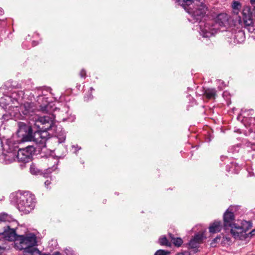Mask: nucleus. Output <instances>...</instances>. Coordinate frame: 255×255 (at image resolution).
I'll return each instance as SVG.
<instances>
[{
    "label": "nucleus",
    "mask_w": 255,
    "mask_h": 255,
    "mask_svg": "<svg viewBox=\"0 0 255 255\" xmlns=\"http://www.w3.org/2000/svg\"><path fill=\"white\" fill-rule=\"evenodd\" d=\"M231 242V239L229 237H223V240L221 241V244L225 246L226 245H229Z\"/></svg>",
    "instance_id": "obj_27"
},
{
    "label": "nucleus",
    "mask_w": 255,
    "mask_h": 255,
    "mask_svg": "<svg viewBox=\"0 0 255 255\" xmlns=\"http://www.w3.org/2000/svg\"><path fill=\"white\" fill-rule=\"evenodd\" d=\"M0 255H2L1 254H0Z\"/></svg>",
    "instance_id": "obj_39"
},
{
    "label": "nucleus",
    "mask_w": 255,
    "mask_h": 255,
    "mask_svg": "<svg viewBox=\"0 0 255 255\" xmlns=\"http://www.w3.org/2000/svg\"><path fill=\"white\" fill-rule=\"evenodd\" d=\"M176 255H190V254L188 252H185L177 254Z\"/></svg>",
    "instance_id": "obj_30"
},
{
    "label": "nucleus",
    "mask_w": 255,
    "mask_h": 255,
    "mask_svg": "<svg viewBox=\"0 0 255 255\" xmlns=\"http://www.w3.org/2000/svg\"><path fill=\"white\" fill-rule=\"evenodd\" d=\"M251 3L253 5L255 4V0H251Z\"/></svg>",
    "instance_id": "obj_34"
},
{
    "label": "nucleus",
    "mask_w": 255,
    "mask_h": 255,
    "mask_svg": "<svg viewBox=\"0 0 255 255\" xmlns=\"http://www.w3.org/2000/svg\"><path fill=\"white\" fill-rule=\"evenodd\" d=\"M234 42L241 43L245 40V34L243 31L239 30L235 33L234 35Z\"/></svg>",
    "instance_id": "obj_17"
},
{
    "label": "nucleus",
    "mask_w": 255,
    "mask_h": 255,
    "mask_svg": "<svg viewBox=\"0 0 255 255\" xmlns=\"http://www.w3.org/2000/svg\"><path fill=\"white\" fill-rule=\"evenodd\" d=\"M222 228V224L221 221H214L211 223L209 227L210 233L215 234L220 232Z\"/></svg>",
    "instance_id": "obj_15"
},
{
    "label": "nucleus",
    "mask_w": 255,
    "mask_h": 255,
    "mask_svg": "<svg viewBox=\"0 0 255 255\" xmlns=\"http://www.w3.org/2000/svg\"><path fill=\"white\" fill-rule=\"evenodd\" d=\"M173 244L177 247H180L183 243V241L181 238H173L172 239Z\"/></svg>",
    "instance_id": "obj_24"
},
{
    "label": "nucleus",
    "mask_w": 255,
    "mask_h": 255,
    "mask_svg": "<svg viewBox=\"0 0 255 255\" xmlns=\"http://www.w3.org/2000/svg\"><path fill=\"white\" fill-rule=\"evenodd\" d=\"M2 224H6L7 228H16L18 223L10 215L6 213H2L0 215V227Z\"/></svg>",
    "instance_id": "obj_12"
},
{
    "label": "nucleus",
    "mask_w": 255,
    "mask_h": 255,
    "mask_svg": "<svg viewBox=\"0 0 255 255\" xmlns=\"http://www.w3.org/2000/svg\"><path fill=\"white\" fill-rule=\"evenodd\" d=\"M205 232L204 231L199 232L190 240L189 245L191 248H198L199 245L202 243L203 240L206 238Z\"/></svg>",
    "instance_id": "obj_14"
},
{
    "label": "nucleus",
    "mask_w": 255,
    "mask_h": 255,
    "mask_svg": "<svg viewBox=\"0 0 255 255\" xmlns=\"http://www.w3.org/2000/svg\"><path fill=\"white\" fill-rule=\"evenodd\" d=\"M199 0H177V2L179 4L182 6L186 9V6H190L191 4H193V5L196 3V1H198Z\"/></svg>",
    "instance_id": "obj_19"
},
{
    "label": "nucleus",
    "mask_w": 255,
    "mask_h": 255,
    "mask_svg": "<svg viewBox=\"0 0 255 255\" xmlns=\"http://www.w3.org/2000/svg\"><path fill=\"white\" fill-rule=\"evenodd\" d=\"M14 197L17 207L20 212L28 214L34 208L35 197L31 193L27 191L18 192Z\"/></svg>",
    "instance_id": "obj_6"
},
{
    "label": "nucleus",
    "mask_w": 255,
    "mask_h": 255,
    "mask_svg": "<svg viewBox=\"0 0 255 255\" xmlns=\"http://www.w3.org/2000/svg\"><path fill=\"white\" fill-rule=\"evenodd\" d=\"M37 245L36 237L32 233H26L17 236L15 248L23 250L24 255H39V251L35 247Z\"/></svg>",
    "instance_id": "obj_4"
},
{
    "label": "nucleus",
    "mask_w": 255,
    "mask_h": 255,
    "mask_svg": "<svg viewBox=\"0 0 255 255\" xmlns=\"http://www.w3.org/2000/svg\"><path fill=\"white\" fill-rule=\"evenodd\" d=\"M238 208L237 206H231L226 210L223 216L224 226L225 228H231V233L236 239L244 240L246 239V232L252 227L249 221H235L234 212Z\"/></svg>",
    "instance_id": "obj_2"
},
{
    "label": "nucleus",
    "mask_w": 255,
    "mask_h": 255,
    "mask_svg": "<svg viewBox=\"0 0 255 255\" xmlns=\"http://www.w3.org/2000/svg\"><path fill=\"white\" fill-rule=\"evenodd\" d=\"M80 76H81V77H85V76H86V72L85 70L82 69L80 71Z\"/></svg>",
    "instance_id": "obj_28"
},
{
    "label": "nucleus",
    "mask_w": 255,
    "mask_h": 255,
    "mask_svg": "<svg viewBox=\"0 0 255 255\" xmlns=\"http://www.w3.org/2000/svg\"><path fill=\"white\" fill-rule=\"evenodd\" d=\"M221 236L220 235V236H217L216 238H215L212 241V242L211 243V246L212 247H215L217 245V244L219 243L220 241H221Z\"/></svg>",
    "instance_id": "obj_25"
},
{
    "label": "nucleus",
    "mask_w": 255,
    "mask_h": 255,
    "mask_svg": "<svg viewBox=\"0 0 255 255\" xmlns=\"http://www.w3.org/2000/svg\"><path fill=\"white\" fill-rule=\"evenodd\" d=\"M23 93L22 91L18 93H13L11 96L4 95L0 98V106L6 111V113L2 115L1 122L3 120H8L9 119H14L13 116L11 115L16 113H21L22 110L21 107L23 105H21L19 107V103L22 99Z\"/></svg>",
    "instance_id": "obj_3"
},
{
    "label": "nucleus",
    "mask_w": 255,
    "mask_h": 255,
    "mask_svg": "<svg viewBox=\"0 0 255 255\" xmlns=\"http://www.w3.org/2000/svg\"><path fill=\"white\" fill-rule=\"evenodd\" d=\"M249 235L251 237L255 236V229L253 230L250 233Z\"/></svg>",
    "instance_id": "obj_31"
},
{
    "label": "nucleus",
    "mask_w": 255,
    "mask_h": 255,
    "mask_svg": "<svg viewBox=\"0 0 255 255\" xmlns=\"http://www.w3.org/2000/svg\"><path fill=\"white\" fill-rule=\"evenodd\" d=\"M51 184V181L49 180H47L45 183H44V184H45V186L47 187V188H48L49 186L50 185V184Z\"/></svg>",
    "instance_id": "obj_29"
},
{
    "label": "nucleus",
    "mask_w": 255,
    "mask_h": 255,
    "mask_svg": "<svg viewBox=\"0 0 255 255\" xmlns=\"http://www.w3.org/2000/svg\"><path fill=\"white\" fill-rule=\"evenodd\" d=\"M169 254L170 252L168 251L159 250L155 253L154 255H168Z\"/></svg>",
    "instance_id": "obj_26"
},
{
    "label": "nucleus",
    "mask_w": 255,
    "mask_h": 255,
    "mask_svg": "<svg viewBox=\"0 0 255 255\" xmlns=\"http://www.w3.org/2000/svg\"><path fill=\"white\" fill-rule=\"evenodd\" d=\"M214 25L221 31H228L232 26V19L226 13H220L216 17Z\"/></svg>",
    "instance_id": "obj_9"
},
{
    "label": "nucleus",
    "mask_w": 255,
    "mask_h": 255,
    "mask_svg": "<svg viewBox=\"0 0 255 255\" xmlns=\"http://www.w3.org/2000/svg\"><path fill=\"white\" fill-rule=\"evenodd\" d=\"M55 130L53 129H52V130L55 131L56 133H57V137L58 139V142L59 143H62L63 142L66 138V135L64 131H62V130H60V128H58L57 126L55 125Z\"/></svg>",
    "instance_id": "obj_18"
},
{
    "label": "nucleus",
    "mask_w": 255,
    "mask_h": 255,
    "mask_svg": "<svg viewBox=\"0 0 255 255\" xmlns=\"http://www.w3.org/2000/svg\"><path fill=\"white\" fill-rule=\"evenodd\" d=\"M193 7H190L187 9V11L190 14L191 18L189 20L193 22L204 21L206 20L207 12L208 11V7L207 5L201 1V0L196 1V3L193 5Z\"/></svg>",
    "instance_id": "obj_7"
},
{
    "label": "nucleus",
    "mask_w": 255,
    "mask_h": 255,
    "mask_svg": "<svg viewBox=\"0 0 255 255\" xmlns=\"http://www.w3.org/2000/svg\"><path fill=\"white\" fill-rule=\"evenodd\" d=\"M19 139V137L16 133L12 138L6 140L3 147V152L0 155V162L8 164L16 160L17 144L22 142H18Z\"/></svg>",
    "instance_id": "obj_5"
},
{
    "label": "nucleus",
    "mask_w": 255,
    "mask_h": 255,
    "mask_svg": "<svg viewBox=\"0 0 255 255\" xmlns=\"http://www.w3.org/2000/svg\"><path fill=\"white\" fill-rule=\"evenodd\" d=\"M93 90H94V89H93L92 88H90V90H91V91H93Z\"/></svg>",
    "instance_id": "obj_38"
},
{
    "label": "nucleus",
    "mask_w": 255,
    "mask_h": 255,
    "mask_svg": "<svg viewBox=\"0 0 255 255\" xmlns=\"http://www.w3.org/2000/svg\"><path fill=\"white\" fill-rule=\"evenodd\" d=\"M85 98L86 99V100H88L89 99L91 98V95H90V96L89 97H85Z\"/></svg>",
    "instance_id": "obj_35"
},
{
    "label": "nucleus",
    "mask_w": 255,
    "mask_h": 255,
    "mask_svg": "<svg viewBox=\"0 0 255 255\" xmlns=\"http://www.w3.org/2000/svg\"><path fill=\"white\" fill-rule=\"evenodd\" d=\"M199 33L203 37H210L218 31L214 20H205L199 23Z\"/></svg>",
    "instance_id": "obj_8"
},
{
    "label": "nucleus",
    "mask_w": 255,
    "mask_h": 255,
    "mask_svg": "<svg viewBox=\"0 0 255 255\" xmlns=\"http://www.w3.org/2000/svg\"><path fill=\"white\" fill-rule=\"evenodd\" d=\"M47 160L48 165L50 166L52 164H53V166L52 168L49 167L47 169V172L50 173L56 169V167L55 166V165L57 164L58 162V159L57 157H54L52 156H50L48 157Z\"/></svg>",
    "instance_id": "obj_16"
},
{
    "label": "nucleus",
    "mask_w": 255,
    "mask_h": 255,
    "mask_svg": "<svg viewBox=\"0 0 255 255\" xmlns=\"http://www.w3.org/2000/svg\"><path fill=\"white\" fill-rule=\"evenodd\" d=\"M73 148H75V150H76L77 148H78V146H77V145H76V146H75V145H73Z\"/></svg>",
    "instance_id": "obj_36"
},
{
    "label": "nucleus",
    "mask_w": 255,
    "mask_h": 255,
    "mask_svg": "<svg viewBox=\"0 0 255 255\" xmlns=\"http://www.w3.org/2000/svg\"><path fill=\"white\" fill-rule=\"evenodd\" d=\"M34 148L32 146H27L16 151V160L19 162H27L30 159Z\"/></svg>",
    "instance_id": "obj_11"
},
{
    "label": "nucleus",
    "mask_w": 255,
    "mask_h": 255,
    "mask_svg": "<svg viewBox=\"0 0 255 255\" xmlns=\"http://www.w3.org/2000/svg\"><path fill=\"white\" fill-rule=\"evenodd\" d=\"M232 7L234 13L238 14L242 8V5L240 2L234 1L232 4Z\"/></svg>",
    "instance_id": "obj_21"
},
{
    "label": "nucleus",
    "mask_w": 255,
    "mask_h": 255,
    "mask_svg": "<svg viewBox=\"0 0 255 255\" xmlns=\"http://www.w3.org/2000/svg\"><path fill=\"white\" fill-rule=\"evenodd\" d=\"M30 173L33 175H38L41 174V171L39 170L36 166L34 164H32L30 165Z\"/></svg>",
    "instance_id": "obj_22"
},
{
    "label": "nucleus",
    "mask_w": 255,
    "mask_h": 255,
    "mask_svg": "<svg viewBox=\"0 0 255 255\" xmlns=\"http://www.w3.org/2000/svg\"><path fill=\"white\" fill-rule=\"evenodd\" d=\"M3 13V10L1 8H0V15H2Z\"/></svg>",
    "instance_id": "obj_33"
},
{
    "label": "nucleus",
    "mask_w": 255,
    "mask_h": 255,
    "mask_svg": "<svg viewBox=\"0 0 255 255\" xmlns=\"http://www.w3.org/2000/svg\"><path fill=\"white\" fill-rule=\"evenodd\" d=\"M204 94L208 99H214L216 96V91L214 89H208Z\"/></svg>",
    "instance_id": "obj_20"
},
{
    "label": "nucleus",
    "mask_w": 255,
    "mask_h": 255,
    "mask_svg": "<svg viewBox=\"0 0 255 255\" xmlns=\"http://www.w3.org/2000/svg\"><path fill=\"white\" fill-rule=\"evenodd\" d=\"M51 255H61V254L60 253H59V252H55V253H54L53 254H51Z\"/></svg>",
    "instance_id": "obj_32"
},
{
    "label": "nucleus",
    "mask_w": 255,
    "mask_h": 255,
    "mask_svg": "<svg viewBox=\"0 0 255 255\" xmlns=\"http://www.w3.org/2000/svg\"><path fill=\"white\" fill-rule=\"evenodd\" d=\"M159 243L161 245H164L166 246H170V244L164 236L161 237L159 239Z\"/></svg>",
    "instance_id": "obj_23"
},
{
    "label": "nucleus",
    "mask_w": 255,
    "mask_h": 255,
    "mask_svg": "<svg viewBox=\"0 0 255 255\" xmlns=\"http://www.w3.org/2000/svg\"><path fill=\"white\" fill-rule=\"evenodd\" d=\"M241 23L248 31H253L252 26L255 24L251 8L249 6L244 7L242 11V20Z\"/></svg>",
    "instance_id": "obj_10"
},
{
    "label": "nucleus",
    "mask_w": 255,
    "mask_h": 255,
    "mask_svg": "<svg viewBox=\"0 0 255 255\" xmlns=\"http://www.w3.org/2000/svg\"><path fill=\"white\" fill-rule=\"evenodd\" d=\"M3 230H0V235L5 240L9 241H14L15 243V240L16 239V235L15 232V228H7V227H4Z\"/></svg>",
    "instance_id": "obj_13"
},
{
    "label": "nucleus",
    "mask_w": 255,
    "mask_h": 255,
    "mask_svg": "<svg viewBox=\"0 0 255 255\" xmlns=\"http://www.w3.org/2000/svg\"><path fill=\"white\" fill-rule=\"evenodd\" d=\"M21 113H16L11 115L14 120L26 119L29 120V126L24 123L18 124V129L17 132L19 141H33L35 142L39 148L44 147L46 145L47 133L45 131L55 130V123L49 116L40 117L34 113L35 108L33 103H26L21 107Z\"/></svg>",
    "instance_id": "obj_1"
},
{
    "label": "nucleus",
    "mask_w": 255,
    "mask_h": 255,
    "mask_svg": "<svg viewBox=\"0 0 255 255\" xmlns=\"http://www.w3.org/2000/svg\"><path fill=\"white\" fill-rule=\"evenodd\" d=\"M74 119H75V117H73L72 118V119H71V120H69V121H71V122H72V121H74Z\"/></svg>",
    "instance_id": "obj_37"
}]
</instances>
